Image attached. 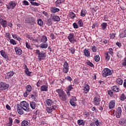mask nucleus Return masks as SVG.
I'll use <instances>...</instances> for the list:
<instances>
[{"label": "nucleus", "mask_w": 126, "mask_h": 126, "mask_svg": "<svg viewBox=\"0 0 126 126\" xmlns=\"http://www.w3.org/2000/svg\"><path fill=\"white\" fill-rule=\"evenodd\" d=\"M50 37L52 39V40H54V39H55L56 38L55 37V35L54 34V33H51L50 34Z\"/></svg>", "instance_id": "obj_62"}, {"label": "nucleus", "mask_w": 126, "mask_h": 126, "mask_svg": "<svg viewBox=\"0 0 126 126\" xmlns=\"http://www.w3.org/2000/svg\"><path fill=\"white\" fill-rule=\"evenodd\" d=\"M120 125L121 126H126V119L125 118L122 119L119 122Z\"/></svg>", "instance_id": "obj_25"}, {"label": "nucleus", "mask_w": 126, "mask_h": 126, "mask_svg": "<svg viewBox=\"0 0 126 126\" xmlns=\"http://www.w3.org/2000/svg\"><path fill=\"white\" fill-rule=\"evenodd\" d=\"M14 75V72L12 71H9L5 74V79H8L9 78H11L12 76H13Z\"/></svg>", "instance_id": "obj_11"}, {"label": "nucleus", "mask_w": 126, "mask_h": 126, "mask_svg": "<svg viewBox=\"0 0 126 126\" xmlns=\"http://www.w3.org/2000/svg\"><path fill=\"white\" fill-rule=\"evenodd\" d=\"M101 102V97L100 96H95L94 98V106H99Z\"/></svg>", "instance_id": "obj_6"}, {"label": "nucleus", "mask_w": 126, "mask_h": 126, "mask_svg": "<svg viewBox=\"0 0 126 126\" xmlns=\"http://www.w3.org/2000/svg\"><path fill=\"white\" fill-rule=\"evenodd\" d=\"M14 50L15 53L17 54V55H18V56H21V55H22V50H21L20 48L18 47H15Z\"/></svg>", "instance_id": "obj_12"}, {"label": "nucleus", "mask_w": 126, "mask_h": 126, "mask_svg": "<svg viewBox=\"0 0 126 126\" xmlns=\"http://www.w3.org/2000/svg\"><path fill=\"white\" fill-rule=\"evenodd\" d=\"M30 3H31L32 5L39 6V4L36 2H33V1H30Z\"/></svg>", "instance_id": "obj_49"}, {"label": "nucleus", "mask_w": 126, "mask_h": 126, "mask_svg": "<svg viewBox=\"0 0 126 126\" xmlns=\"http://www.w3.org/2000/svg\"><path fill=\"white\" fill-rule=\"evenodd\" d=\"M31 97L32 99H36V98H37V94H36V93H34L33 94H31Z\"/></svg>", "instance_id": "obj_47"}, {"label": "nucleus", "mask_w": 126, "mask_h": 126, "mask_svg": "<svg viewBox=\"0 0 126 126\" xmlns=\"http://www.w3.org/2000/svg\"><path fill=\"white\" fill-rule=\"evenodd\" d=\"M65 79H66V80H67V81H69V82H71V80H72V79L71 78V77H70L69 76H67L66 77Z\"/></svg>", "instance_id": "obj_58"}, {"label": "nucleus", "mask_w": 126, "mask_h": 126, "mask_svg": "<svg viewBox=\"0 0 126 126\" xmlns=\"http://www.w3.org/2000/svg\"><path fill=\"white\" fill-rule=\"evenodd\" d=\"M26 47L27 48V49H30V50H31V46L28 42L26 43Z\"/></svg>", "instance_id": "obj_55"}, {"label": "nucleus", "mask_w": 126, "mask_h": 126, "mask_svg": "<svg viewBox=\"0 0 126 126\" xmlns=\"http://www.w3.org/2000/svg\"><path fill=\"white\" fill-rule=\"evenodd\" d=\"M112 89L113 91L116 93L120 92L121 91V89H119L118 86H114L112 87Z\"/></svg>", "instance_id": "obj_19"}, {"label": "nucleus", "mask_w": 126, "mask_h": 126, "mask_svg": "<svg viewBox=\"0 0 126 126\" xmlns=\"http://www.w3.org/2000/svg\"><path fill=\"white\" fill-rule=\"evenodd\" d=\"M27 38L32 42H34V41H35V39H34V38L31 37V36H30V35H27Z\"/></svg>", "instance_id": "obj_44"}, {"label": "nucleus", "mask_w": 126, "mask_h": 126, "mask_svg": "<svg viewBox=\"0 0 126 126\" xmlns=\"http://www.w3.org/2000/svg\"><path fill=\"white\" fill-rule=\"evenodd\" d=\"M9 42L10 44H12V45H16V44H17L16 41H15V40L13 39H10Z\"/></svg>", "instance_id": "obj_48"}, {"label": "nucleus", "mask_w": 126, "mask_h": 126, "mask_svg": "<svg viewBox=\"0 0 126 126\" xmlns=\"http://www.w3.org/2000/svg\"><path fill=\"white\" fill-rule=\"evenodd\" d=\"M68 39L70 43L71 44H73L76 42V39L74 38V34L73 33L71 32L69 34V35L68 36Z\"/></svg>", "instance_id": "obj_8"}, {"label": "nucleus", "mask_w": 126, "mask_h": 126, "mask_svg": "<svg viewBox=\"0 0 126 126\" xmlns=\"http://www.w3.org/2000/svg\"><path fill=\"white\" fill-rule=\"evenodd\" d=\"M9 122L6 124L5 126H12L13 123V120L11 117L8 118Z\"/></svg>", "instance_id": "obj_20"}, {"label": "nucleus", "mask_w": 126, "mask_h": 126, "mask_svg": "<svg viewBox=\"0 0 126 126\" xmlns=\"http://www.w3.org/2000/svg\"><path fill=\"white\" fill-rule=\"evenodd\" d=\"M0 54H1V56H2L3 58H4V59H5V60H9L8 55L6 54V53H5L4 51L1 50L0 51Z\"/></svg>", "instance_id": "obj_14"}, {"label": "nucleus", "mask_w": 126, "mask_h": 126, "mask_svg": "<svg viewBox=\"0 0 126 126\" xmlns=\"http://www.w3.org/2000/svg\"><path fill=\"white\" fill-rule=\"evenodd\" d=\"M0 24L1 25V26H2V27L5 28V27L7 26V21L2 19L0 22Z\"/></svg>", "instance_id": "obj_17"}, {"label": "nucleus", "mask_w": 126, "mask_h": 126, "mask_svg": "<svg viewBox=\"0 0 126 126\" xmlns=\"http://www.w3.org/2000/svg\"><path fill=\"white\" fill-rule=\"evenodd\" d=\"M9 87V85L5 83L1 82L0 83V90L3 91V90H6Z\"/></svg>", "instance_id": "obj_7"}, {"label": "nucleus", "mask_w": 126, "mask_h": 126, "mask_svg": "<svg viewBox=\"0 0 126 126\" xmlns=\"http://www.w3.org/2000/svg\"><path fill=\"white\" fill-rule=\"evenodd\" d=\"M59 11H60L59 8H58L56 7H53L51 8V12L53 13H56V12H59Z\"/></svg>", "instance_id": "obj_27"}, {"label": "nucleus", "mask_w": 126, "mask_h": 126, "mask_svg": "<svg viewBox=\"0 0 126 126\" xmlns=\"http://www.w3.org/2000/svg\"><path fill=\"white\" fill-rule=\"evenodd\" d=\"M56 92L58 94L59 97L62 101H66V100H67V95L63 90L62 89H57L56 90Z\"/></svg>", "instance_id": "obj_2"}, {"label": "nucleus", "mask_w": 126, "mask_h": 126, "mask_svg": "<svg viewBox=\"0 0 126 126\" xmlns=\"http://www.w3.org/2000/svg\"><path fill=\"white\" fill-rule=\"evenodd\" d=\"M116 82L117 84H118L119 85H123L124 81H123V80H122V79L120 78H117Z\"/></svg>", "instance_id": "obj_21"}, {"label": "nucleus", "mask_w": 126, "mask_h": 126, "mask_svg": "<svg viewBox=\"0 0 126 126\" xmlns=\"http://www.w3.org/2000/svg\"><path fill=\"white\" fill-rule=\"evenodd\" d=\"M122 65L124 66H126V58L124 59V62L122 63Z\"/></svg>", "instance_id": "obj_63"}, {"label": "nucleus", "mask_w": 126, "mask_h": 126, "mask_svg": "<svg viewBox=\"0 0 126 126\" xmlns=\"http://www.w3.org/2000/svg\"><path fill=\"white\" fill-rule=\"evenodd\" d=\"M120 100H121V101H125V100H126V94H121L120 95Z\"/></svg>", "instance_id": "obj_32"}, {"label": "nucleus", "mask_w": 126, "mask_h": 126, "mask_svg": "<svg viewBox=\"0 0 126 126\" xmlns=\"http://www.w3.org/2000/svg\"><path fill=\"white\" fill-rule=\"evenodd\" d=\"M114 116H116L117 119H120L122 117V111H113Z\"/></svg>", "instance_id": "obj_10"}, {"label": "nucleus", "mask_w": 126, "mask_h": 126, "mask_svg": "<svg viewBox=\"0 0 126 126\" xmlns=\"http://www.w3.org/2000/svg\"><path fill=\"white\" fill-rule=\"evenodd\" d=\"M94 122L95 124V126H101V123L100 122H99V120H98V119H94Z\"/></svg>", "instance_id": "obj_37"}, {"label": "nucleus", "mask_w": 126, "mask_h": 126, "mask_svg": "<svg viewBox=\"0 0 126 126\" xmlns=\"http://www.w3.org/2000/svg\"><path fill=\"white\" fill-rule=\"evenodd\" d=\"M76 16V15H75V14H74V13H73V12H70L69 13V17L71 18H75Z\"/></svg>", "instance_id": "obj_42"}, {"label": "nucleus", "mask_w": 126, "mask_h": 126, "mask_svg": "<svg viewBox=\"0 0 126 126\" xmlns=\"http://www.w3.org/2000/svg\"><path fill=\"white\" fill-rule=\"evenodd\" d=\"M123 85H124V87H125V88H126V79L124 80Z\"/></svg>", "instance_id": "obj_64"}, {"label": "nucleus", "mask_w": 126, "mask_h": 126, "mask_svg": "<svg viewBox=\"0 0 126 126\" xmlns=\"http://www.w3.org/2000/svg\"><path fill=\"white\" fill-rule=\"evenodd\" d=\"M89 90H90V87L88 84H86L84 88V93L87 94V93L89 92Z\"/></svg>", "instance_id": "obj_18"}, {"label": "nucleus", "mask_w": 126, "mask_h": 126, "mask_svg": "<svg viewBox=\"0 0 126 126\" xmlns=\"http://www.w3.org/2000/svg\"><path fill=\"white\" fill-rule=\"evenodd\" d=\"M58 108L59 106L53 105L49 108V111H55L56 110H58Z\"/></svg>", "instance_id": "obj_28"}, {"label": "nucleus", "mask_w": 126, "mask_h": 126, "mask_svg": "<svg viewBox=\"0 0 126 126\" xmlns=\"http://www.w3.org/2000/svg\"><path fill=\"white\" fill-rule=\"evenodd\" d=\"M117 56L118 57V58H119V59H121V58H122V52L119 51L118 52H117Z\"/></svg>", "instance_id": "obj_53"}, {"label": "nucleus", "mask_w": 126, "mask_h": 126, "mask_svg": "<svg viewBox=\"0 0 126 126\" xmlns=\"http://www.w3.org/2000/svg\"><path fill=\"white\" fill-rule=\"evenodd\" d=\"M51 18L53 21H57V22H59L61 20V18L56 15H51Z\"/></svg>", "instance_id": "obj_13"}, {"label": "nucleus", "mask_w": 126, "mask_h": 126, "mask_svg": "<svg viewBox=\"0 0 126 126\" xmlns=\"http://www.w3.org/2000/svg\"><path fill=\"white\" fill-rule=\"evenodd\" d=\"M12 37L13 39H15V40H17L18 41H19V42L21 41V38L19 37L18 36H17V35L16 34H12Z\"/></svg>", "instance_id": "obj_35"}, {"label": "nucleus", "mask_w": 126, "mask_h": 126, "mask_svg": "<svg viewBox=\"0 0 126 126\" xmlns=\"http://www.w3.org/2000/svg\"><path fill=\"white\" fill-rule=\"evenodd\" d=\"M29 93H30V92L26 91L25 93H24V96L25 98H26V97L29 95Z\"/></svg>", "instance_id": "obj_51"}, {"label": "nucleus", "mask_w": 126, "mask_h": 126, "mask_svg": "<svg viewBox=\"0 0 126 126\" xmlns=\"http://www.w3.org/2000/svg\"><path fill=\"white\" fill-rule=\"evenodd\" d=\"M17 111H26L29 110V105L28 102L25 101L21 102L20 104H17L16 105Z\"/></svg>", "instance_id": "obj_1"}, {"label": "nucleus", "mask_w": 126, "mask_h": 126, "mask_svg": "<svg viewBox=\"0 0 126 126\" xmlns=\"http://www.w3.org/2000/svg\"><path fill=\"white\" fill-rule=\"evenodd\" d=\"M70 52H71V54H73L74 53H75V49L74 48H71L70 49Z\"/></svg>", "instance_id": "obj_59"}, {"label": "nucleus", "mask_w": 126, "mask_h": 126, "mask_svg": "<svg viewBox=\"0 0 126 126\" xmlns=\"http://www.w3.org/2000/svg\"><path fill=\"white\" fill-rule=\"evenodd\" d=\"M78 24L79 27H82L83 26V22L82 21V20L80 19L78 21Z\"/></svg>", "instance_id": "obj_41"}, {"label": "nucleus", "mask_w": 126, "mask_h": 126, "mask_svg": "<svg viewBox=\"0 0 126 126\" xmlns=\"http://www.w3.org/2000/svg\"><path fill=\"white\" fill-rule=\"evenodd\" d=\"M110 36L111 39H114V38H115V37L116 36L115 33H110Z\"/></svg>", "instance_id": "obj_60"}, {"label": "nucleus", "mask_w": 126, "mask_h": 126, "mask_svg": "<svg viewBox=\"0 0 126 126\" xmlns=\"http://www.w3.org/2000/svg\"><path fill=\"white\" fill-rule=\"evenodd\" d=\"M105 58L106 61H110V59L111 58V55L109 54L108 52H105Z\"/></svg>", "instance_id": "obj_30"}, {"label": "nucleus", "mask_w": 126, "mask_h": 126, "mask_svg": "<svg viewBox=\"0 0 126 126\" xmlns=\"http://www.w3.org/2000/svg\"><path fill=\"white\" fill-rule=\"evenodd\" d=\"M116 106V101L115 100H111L109 103V109H113Z\"/></svg>", "instance_id": "obj_16"}, {"label": "nucleus", "mask_w": 126, "mask_h": 126, "mask_svg": "<svg viewBox=\"0 0 126 126\" xmlns=\"http://www.w3.org/2000/svg\"><path fill=\"white\" fill-rule=\"evenodd\" d=\"M47 41H48V38L46 35H44L42 37L40 42L42 43H47Z\"/></svg>", "instance_id": "obj_29"}, {"label": "nucleus", "mask_w": 126, "mask_h": 126, "mask_svg": "<svg viewBox=\"0 0 126 126\" xmlns=\"http://www.w3.org/2000/svg\"><path fill=\"white\" fill-rule=\"evenodd\" d=\"M35 23V20L34 18H32V17H30L29 18V20H28V23Z\"/></svg>", "instance_id": "obj_38"}, {"label": "nucleus", "mask_w": 126, "mask_h": 126, "mask_svg": "<svg viewBox=\"0 0 126 126\" xmlns=\"http://www.w3.org/2000/svg\"><path fill=\"white\" fill-rule=\"evenodd\" d=\"M101 73L103 77H107V76L112 75V74H113V72H112V71L110 69L108 68H105L103 69Z\"/></svg>", "instance_id": "obj_4"}, {"label": "nucleus", "mask_w": 126, "mask_h": 126, "mask_svg": "<svg viewBox=\"0 0 126 126\" xmlns=\"http://www.w3.org/2000/svg\"><path fill=\"white\" fill-rule=\"evenodd\" d=\"M55 102H54V101L52 100L51 99H47L46 100V104L47 106H49V107H51V106H52V105H54V103Z\"/></svg>", "instance_id": "obj_15"}, {"label": "nucleus", "mask_w": 126, "mask_h": 126, "mask_svg": "<svg viewBox=\"0 0 126 126\" xmlns=\"http://www.w3.org/2000/svg\"><path fill=\"white\" fill-rule=\"evenodd\" d=\"M84 53L86 57H87L88 58L90 57V51H89L88 49H85Z\"/></svg>", "instance_id": "obj_26"}, {"label": "nucleus", "mask_w": 126, "mask_h": 126, "mask_svg": "<svg viewBox=\"0 0 126 126\" xmlns=\"http://www.w3.org/2000/svg\"><path fill=\"white\" fill-rule=\"evenodd\" d=\"M40 91L41 92H46L48 91V86L46 85H43L40 87Z\"/></svg>", "instance_id": "obj_24"}, {"label": "nucleus", "mask_w": 126, "mask_h": 126, "mask_svg": "<svg viewBox=\"0 0 126 126\" xmlns=\"http://www.w3.org/2000/svg\"><path fill=\"white\" fill-rule=\"evenodd\" d=\"M41 85H42V81L39 80L36 84V86H37V87H40Z\"/></svg>", "instance_id": "obj_52"}, {"label": "nucleus", "mask_w": 126, "mask_h": 126, "mask_svg": "<svg viewBox=\"0 0 126 126\" xmlns=\"http://www.w3.org/2000/svg\"><path fill=\"white\" fill-rule=\"evenodd\" d=\"M22 126H29L30 123L26 121H23L21 123Z\"/></svg>", "instance_id": "obj_34"}, {"label": "nucleus", "mask_w": 126, "mask_h": 126, "mask_svg": "<svg viewBox=\"0 0 126 126\" xmlns=\"http://www.w3.org/2000/svg\"><path fill=\"white\" fill-rule=\"evenodd\" d=\"M24 5H29V2L27 0H24L23 2Z\"/></svg>", "instance_id": "obj_57"}, {"label": "nucleus", "mask_w": 126, "mask_h": 126, "mask_svg": "<svg viewBox=\"0 0 126 126\" xmlns=\"http://www.w3.org/2000/svg\"><path fill=\"white\" fill-rule=\"evenodd\" d=\"M70 104L71 105V106H73V107H76V104L75 102H72V100H70Z\"/></svg>", "instance_id": "obj_54"}, {"label": "nucleus", "mask_w": 126, "mask_h": 126, "mask_svg": "<svg viewBox=\"0 0 126 126\" xmlns=\"http://www.w3.org/2000/svg\"><path fill=\"white\" fill-rule=\"evenodd\" d=\"M94 61L95 62H96V63H98V62H100V57L99 55H96L94 57Z\"/></svg>", "instance_id": "obj_45"}, {"label": "nucleus", "mask_w": 126, "mask_h": 126, "mask_svg": "<svg viewBox=\"0 0 126 126\" xmlns=\"http://www.w3.org/2000/svg\"><path fill=\"white\" fill-rule=\"evenodd\" d=\"M37 24H38L39 26H42L43 25V22L42 19H39L37 20Z\"/></svg>", "instance_id": "obj_46"}, {"label": "nucleus", "mask_w": 126, "mask_h": 126, "mask_svg": "<svg viewBox=\"0 0 126 126\" xmlns=\"http://www.w3.org/2000/svg\"><path fill=\"white\" fill-rule=\"evenodd\" d=\"M39 47L41 49H47L48 48V43L43 42L39 45Z\"/></svg>", "instance_id": "obj_23"}, {"label": "nucleus", "mask_w": 126, "mask_h": 126, "mask_svg": "<svg viewBox=\"0 0 126 126\" xmlns=\"http://www.w3.org/2000/svg\"><path fill=\"white\" fill-rule=\"evenodd\" d=\"M7 9H14L16 6V2L14 1H10L8 4L6 5Z\"/></svg>", "instance_id": "obj_5"}, {"label": "nucleus", "mask_w": 126, "mask_h": 126, "mask_svg": "<svg viewBox=\"0 0 126 126\" xmlns=\"http://www.w3.org/2000/svg\"><path fill=\"white\" fill-rule=\"evenodd\" d=\"M73 26L75 29L78 28V25L75 23H73Z\"/></svg>", "instance_id": "obj_61"}, {"label": "nucleus", "mask_w": 126, "mask_h": 126, "mask_svg": "<svg viewBox=\"0 0 126 126\" xmlns=\"http://www.w3.org/2000/svg\"><path fill=\"white\" fill-rule=\"evenodd\" d=\"M35 54L36 55H38V58L39 61H43L45 58H46V53L44 51H41L40 52V50H35Z\"/></svg>", "instance_id": "obj_3"}, {"label": "nucleus", "mask_w": 126, "mask_h": 126, "mask_svg": "<svg viewBox=\"0 0 126 126\" xmlns=\"http://www.w3.org/2000/svg\"><path fill=\"white\" fill-rule=\"evenodd\" d=\"M86 15V10L85 9H82L81 12V16L84 17Z\"/></svg>", "instance_id": "obj_39"}, {"label": "nucleus", "mask_w": 126, "mask_h": 126, "mask_svg": "<svg viewBox=\"0 0 126 126\" xmlns=\"http://www.w3.org/2000/svg\"><path fill=\"white\" fill-rule=\"evenodd\" d=\"M73 89V87H72V85H69L66 88V91L70 92L71 90Z\"/></svg>", "instance_id": "obj_40"}, {"label": "nucleus", "mask_w": 126, "mask_h": 126, "mask_svg": "<svg viewBox=\"0 0 126 126\" xmlns=\"http://www.w3.org/2000/svg\"><path fill=\"white\" fill-rule=\"evenodd\" d=\"M92 50L93 52H97V47H96V46H93L92 47Z\"/></svg>", "instance_id": "obj_50"}, {"label": "nucleus", "mask_w": 126, "mask_h": 126, "mask_svg": "<svg viewBox=\"0 0 126 126\" xmlns=\"http://www.w3.org/2000/svg\"><path fill=\"white\" fill-rule=\"evenodd\" d=\"M26 91L31 92L32 91V87L30 85H28L26 87Z\"/></svg>", "instance_id": "obj_36"}, {"label": "nucleus", "mask_w": 126, "mask_h": 126, "mask_svg": "<svg viewBox=\"0 0 126 126\" xmlns=\"http://www.w3.org/2000/svg\"><path fill=\"white\" fill-rule=\"evenodd\" d=\"M69 66L68 63H67V62H65L63 65V72L64 73H67L69 70Z\"/></svg>", "instance_id": "obj_9"}, {"label": "nucleus", "mask_w": 126, "mask_h": 126, "mask_svg": "<svg viewBox=\"0 0 126 126\" xmlns=\"http://www.w3.org/2000/svg\"><path fill=\"white\" fill-rule=\"evenodd\" d=\"M30 106L32 109L35 110V109H36V107H37V104L35 102H31Z\"/></svg>", "instance_id": "obj_22"}, {"label": "nucleus", "mask_w": 126, "mask_h": 126, "mask_svg": "<svg viewBox=\"0 0 126 126\" xmlns=\"http://www.w3.org/2000/svg\"><path fill=\"white\" fill-rule=\"evenodd\" d=\"M78 125L79 126H84L85 125V122L83 120H78Z\"/></svg>", "instance_id": "obj_33"}, {"label": "nucleus", "mask_w": 126, "mask_h": 126, "mask_svg": "<svg viewBox=\"0 0 126 126\" xmlns=\"http://www.w3.org/2000/svg\"><path fill=\"white\" fill-rule=\"evenodd\" d=\"M108 24H107V23H102L100 25V27L103 30H105Z\"/></svg>", "instance_id": "obj_31"}, {"label": "nucleus", "mask_w": 126, "mask_h": 126, "mask_svg": "<svg viewBox=\"0 0 126 126\" xmlns=\"http://www.w3.org/2000/svg\"><path fill=\"white\" fill-rule=\"evenodd\" d=\"M106 53H108V54L111 55V56H113L114 55V53L113 52V48H109L108 49V52H106Z\"/></svg>", "instance_id": "obj_43"}, {"label": "nucleus", "mask_w": 126, "mask_h": 126, "mask_svg": "<svg viewBox=\"0 0 126 126\" xmlns=\"http://www.w3.org/2000/svg\"><path fill=\"white\" fill-rule=\"evenodd\" d=\"M108 94L110 95V97H112L114 94V93L112 92V91L110 90L108 92Z\"/></svg>", "instance_id": "obj_56"}]
</instances>
